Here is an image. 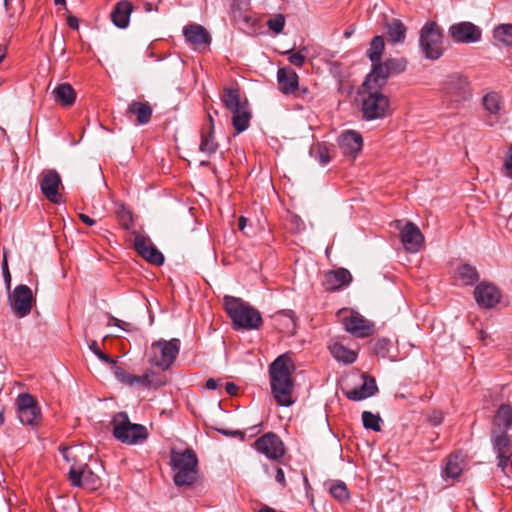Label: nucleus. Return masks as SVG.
Wrapping results in <instances>:
<instances>
[{"label":"nucleus","instance_id":"1","mask_svg":"<svg viewBox=\"0 0 512 512\" xmlns=\"http://www.w3.org/2000/svg\"><path fill=\"white\" fill-rule=\"evenodd\" d=\"M295 369V364L288 354L278 356L269 365L271 394L277 405L281 407H290L296 401L293 395L295 388L293 373Z\"/></svg>","mask_w":512,"mask_h":512},{"label":"nucleus","instance_id":"2","mask_svg":"<svg viewBox=\"0 0 512 512\" xmlns=\"http://www.w3.org/2000/svg\"><path fill=\"white\" fill-rule=\"evenodd\" d=\"M170 465L173 472V482L177 487L191 486L196 482L198 458L194 450L190 448L183 451L172 449Z\"/></svg>","mask_w":512,"mask_h":512},{"label":"nucleus","instance_id":"3","mask_svg":"<svg viewBox=\"0 0 512 512\" xmlns=\"http://www.w3.org/2000/svg\"><path fill=\"white\" fill-rule=\"evenodd\" d=\"M384 86H376L370 83L366 86V80L362 84L361 96V112L362 117L366 121L382 119L389 113V98L381 92Z\"/></svg>","mask_w":512,"mask_h":512},{"label":"nucleus","instance_id":"4","mask_svg":"<svg viewBox=\"0 0 512 512\" xmlns=\"http://www.w3.org/2000/svg\"><path fill=\"white\" fill-rule=\"evenodd\" d=\"M225 309L235 330L258 329L263 322L260 312L240 298L225 296Z\"/></svg>","mask_w":512,"mask_h":512},{"label":"nucleus","instance_id":"5","mask_svg":"<svg viewBox=\"0 0 512 512\" xmlns=\"http://www.w3.org/2000/svg\"><path fill=\"white\" fill-rule=\"evenodd\" d=\"M419 49L424 58L438 60L444 54L443 29L435 21H427L419 33Z\"/></svg>","mask_w":512,"mask_h":512},{"label":"nucleus","instance_id":"6","mask_svg":"<svg viewBox=\"0 0 512 512\" xmlns=\"http://www.w3.org/2000/svg\"><path fill=\"white\" fill-rule=\"evenodd\" d=\"M441 91L444 98L458 107L472 98V88L468 77L460 72H452L446 75L441 83Z\"/></svg>","mask_w":512,"mask_h":512},{"label":"nucleus","instance_id":"7","mask_svg":"<svg viewBox=\"0 0 512 512\" xmlns=\"http://www.w3.org/2000/svg\"><path fill=\"white\" fill-rule=\"evenodd\" d=\"M180 348L181 341L178 338L154 341L150 347L149 363L166 371L174 364Z\"/></svg>","mask_w":512,"mask_h":512},{"label":"nucleus","instance_id":"8","mask_svg":"<svg viewBox=\"0 0 512 512\" xmlns=\"http://www.w3.org/2000/svg\"><path fill=\"white\" fill-rule=\"evenodd\" d=\"M113 436L122 443L133 445L147 439L145 426L130 422L126 412L117 413L112 420Z\"/></svg>","mask_w":512,"mask_h":512},{"label":"nucleus","instance_id":"9","mask_svg":"<svg viewBox=\"0 0 512 512\" xmlns=\"http://www.w3.org/2000/svg\"><path fill=\"white\" fill-rule=\"evenodd\" d=\"M406 67L405 58H389L373 65L371 72L366 77V86L370 83H375L376 86H385L389 77L404 72Z\"/></svg>","mask_w":512,"mask_h":512},{"label":"nucleus","instance_id":"10","mask_svg":"<svg viewBox=\"0 0 512 512\" xmlns=\"http://www.w3.org/2000/svg\"><path fill=\"white\" fill-rule=\"evenodd\" d=\"M17 414L23 425L35 426L41 420V410L34 396L21 393L16 398Z\"/></svg>","mask_w":512,"mask_h":512},{"label":"nucleus","instance_id":"11","mask_svg":"<svg viewBox=\"0 0 512 512\" xmlns=\"http://www.w3.org/2000/svg\"><path fill=\"white\" fill-rule=\"evenodd\" d=\"M254 448L256 451L271 460L277 461L285 455V446L283 441L273 432H268L259 437L254 442Z\"/></svg>","mask_w":512,"mask_h":512},{"label":"nucleus","instance_id":"12","mask_svg":"<svg viewBox=\"0 0 512 512\" xmlns=\"http://www.w3.org/2000/svg\"><path fill=\"white\" fill-rule=\"evenodd\" d=\"M9 303L18 317H26L32 309L33 295L31 289L25 284L17 285L9 295Z\"/></svg>","mask_w":512,"mask_h":512},{"label":"nucleus","instance_id":"13","mask_svg":"<svg viewBox=\"0 0 512 512\" xmlns=\"http://www.w3.org/2000/svg\"><path fill=\"white\" fill-rule=\"evenodd\" d=\"M448 33L451 39L456 43H476L482 38L481 28L468 21L452 24L448 29Z\"/></svg>","mask_w":512,"mask_h":512},{"label":"nucleus","instance_id":"14","mask_svg":"<svg viewBox=\"0 0 512 512\" xmlns=\"http://www.w3.org/2000/svg\"><path fill=\"white\" fill-rule=\"evenodd\" d=\"M474 298L479 307L490 309L500 302L502 293L495 284L483 281L476 285Z\"/></svg>","mask_w":512,"mask_h":512},{"label":"nucleus","instance_id":"15","mask_svg":"<svg viewBox=\"0 0 512 512\" xmlns=\"http://www.w3.org/2000/svg\"><path fill=\"white\" fill-rule=\"evenodd\" d=\"M397 227L400 229L401 242L404 248L411 253L418 252L424 242V236L418 226L408 221L402 227L399 225Z\"/></svg>","mask_w":512,"mask_h":512},{"label":"nucleus","instance_id":"16","mask_svg":"<svg viewBox=\"0 0 512 512\" xmlns=\"http://www.w3.org/2000/svg\"><path fill=\"white\" fill-rule=\"evenodd\" d=\"M68 477L71 485L74 487L85 485L90 490H96L100 485V478L86 464L81 468L72 466Z\"/></svg>","mask_w":512,"mask_h":512},{"label":"nucleus","instance_id":"17","mask_svg":"<svg viewBox=\"0 0 512 512\" xmlns=\"http://www.w3.org/2000/svg\"><path fill=\"white\" fill-rule=\"evenodd\" d=\"M41 193L52 203H59L58 189L61 177L55 169L44 170L39 180Z\"/></svg>","mask_w":512,"mask_h":512},{"label":"nucleus","instance_id":"18","mask_svg":"<svg viewBox=\"0 0 512 512\" xmlns=\"http://www.w3.org/2000/svg\"><path fill=\"white\" fill-rule=\"evenodd\" d=\"M135 251L150 264L161 266L164 263V255L157 247L144 236L138 235L134 239Z\"/></svg>","mask_w":512,"mask_h":512},{"label":"nucleus","instance_id":"19","mask_svg":"<svg viewBox=\"0 0 512 512\" xmlns=\"http://www.w3.org/2000/svg\"><path fill=\"white\" fill-rule=\"evenodd\" d=\"M482 105L488 113L486 123L493 126L499 122L504 111V102L501 95L497 92H488L482 98Z\"/></svg>","mask_w":512,"mask_h":512},{"label":"nucleus","instance_id":"20","mask_svg":"<svg viewBox=\"0 0 512 512\" xmlns=\"http://www.w3.org/2000/svg\"><path fill=\"white\" fill-rule=\"evenodd\" d=\"M183 35L187 43L196 48L206 47L211 43L209 32L200 24H188L183 27Z\"/></svg>","mask_w":512,"mask_h":512},{"label":"nucleus","instance_id":"21","mask_svg":"<svg viewBox=\"0 0 512 512\" xmlns=\"http://www.w3.org/2000/svg\"><path fill=\"white\" fill-rule=\"evenodd\" d=\"M338 144L344 155L355 156L363 147V138L357 131L346 130L339 136Z\"/></svg>","mask_w":512,"mask_h":512},{"label":"nucleus","instance_id":"22","mask_svg":"<svg viewBox=\"0 0 512 512\" xmlns=\"http://www.w3.org/2000/svg\"><path fill=\"white\" fill-rule=\"evenodd\" d=\"M346 331L357 337H368L373 333L374 324L360 315H351L343 320Z\"/></svg>","mask_w":512,"mask_h":512},{"label":"nucleus","instance_id":"23","mask_svg":"<svg viewBox=\"0 0 512 512\" xmlns=\"http://www.w3.org/2000/svg\"><path fill=\"white\" fill-rule=\"evenodd\" d=\"M152 107L146 101H132L129 103L126 116L131 119L132 116L136 117L135 124L136 125H145L147 124L152 117Z\"/></svg>","mask_w":512,"mask_h":512},{"label":"nucleus","instance_id":"24","mask_svg":"<svg viewBox=\"0 0 512 512\" xmlns=\"http://www.w3.org/2000/svg\"><path fill=\"white\" fill-rule=\"evenodd\" d=\"M464 465L465 458L461 452L451 453L446 458L445 466L442 469V478L446 481L448 479H457L461 475L464 469Z\"/></svg>","mask_w":512,"mask_h":512},{"label":"nucleus","instance_id":"25","mask_svg":"<svg viewBox=\"0 0 512 512\" xmlns=\"http://www.w3.org/2000/svg\"><path fill=\"white\" fill-rule=\"evenodd\" d=\"M364 382L353 389L346 391L345 395L349 400L361 401L367 399L378 391L376 381L374 378L363 375Z\"/></svg>","mask_w":512,"mask_h":512},{"label":"nucleus","instance_id":"26","mask_svg":"<svg viewBox=\"0 0 512 512\" xmlns=\"http://www.w3.org/2000/svg\"><path fill=\"white\" fill-rule=\"evenodd\" d=\"M279 89L284 94L294 93L298 87V75L290 67L279 68L277 71Z\"/></svg>","mask_w":512,"mask_h":512},{"label":"nucleus","instance_id":"27","mask_svg":"<svg viewBox=\"0 0 512 512\" xmlns=\"http://www.w3.org/2000/svg\"><path fill=\"white\" fill-rule=\"evenodd\" d=\"M352 281L351 273L345 268H338L325 275L327 289L339 290L348 286Z\"/></svg>","mask_w":512,"mask_h":512},{"label":"nucleus","instance_id":"28","mask_svg":"<svg viewBox=\"0 0 512 512\" xmlns=\"http://www.w3.org/2000/svg\"><path fill=\"white\" fill-rule=\"evenodd\" d=\"M132 10L133 5L131 2L126 0L118 2L111 13L113 24L121 29L126 28L129 24Z\"/></svg>","mask_w":512,"mask_h":512},{"label":"nucleus","instance_id":"29","mask_svg":"<svg viewBox=\"0 0 512 512\" xmlns=\"http://www.w3.org/2000/svg\"><path fill=\"white\" fill-rule=\"evenodd\" d=\"M512 427V406L502 404L492 421L491 431H506Z\"/></svg>","mask_w":512,"mask_h":512},{"label":"nucleus","instance_id":"30","mask_svg":"<svg viewBox=\"0 0 512 512\" xmlns=\"http://www.w3.org/2000/svg\"><path fill=\"white\" fill-rule=\"evenodd\" d=\"M223 105L232 113L248 106L247 100L242 101L239 89L225 87L221 95Z\"/></svg>","mask_w":512,"mask_h":512},{"label":"nucleus","instance_id":"31","mask_svg":"<svg viewBox=\"0 0 512 512\" xmlns=\"http://www.w3.org/2000/svg\"><path fill=\"white\" fill-rule=\"evenodd\" d=\"M491 444L496 454L509 453L512 448V439L506 431H491Z\"/></svg>","mask_w":512,"mask_h":512},{"label":"nucleus","instance_id":"32","mask_svg":"<svg viewBox=\"0 0 512 512\" xmlns=\"http://www.w3.org/2000/svg\"><path fill=\"white\" fill-rule=\"evenodd\" d=\"M54 100L63 106H71L76 100V93L73 87L68 83L57 85L52 91Z\"/></svg>","mask_w":512,"mask_h":512},{"label":"nucleus","instance_id":"33","mask_svg":"<svg viewBox=\"0 0 512 512\" xmlns=\"http://www.w3.org/2000/svg\"><path fill=\"white\" fill-rule=\"evenodd\" d=\"M135 385L145 386L146 388H159L166 383L165 375L147 370L143 375H136Z\"/></svg>","mask_w":512,"mask_h":512},{"label":"nucleus","instance_id":"34","mask_svg":"<svg viewBox=\"0 0 512 512\" xmlns=\"http://www.w3.org/2000/svg\"><path fill=\"white\" fill-rule=\"evenodd\" d=\"M388 40L394 44L403 43L406 38L407 29L399 19H392L386 25Z\"/></svg>","mask_w":512,"mask_h":512},{"label":"nucleus","instance_id":"35","mask_svg":"<svg viewBox=\"0 0 512 512\" xmlns=\"http://www.w3.org/2000/svg\"><path fill=\"white\" fill-rule=\"evenodd\" d=\"M332 356L338 361L344 364H352L357 359V353L341 343H334L330 347Z\"/></svg>","mask_w":512,"mask_h":512},{"label":"nucleus","instance_id":"36","mask_svg":"<svg viewBox=\"0 0 512 512\" xmlns=\"http://www.w3.org/2000/svg\"><path fill=\"white\" fill-rule=\"evenodd\" d=\"M456 275L463 285L472 286L479 280L476 267L470 264H462L457 268Z\"/></svg>","mask_w":512,"mask_h":512},{"label":"nucleus","instance_id":"37","mask_svg":"<svg viewBox=\"0 0 512 512\" xmlns=\"http://www.w3.org/2000/svg\"><path fill=\"white\" fill-rule=\"evenodd\" d=\"M251 117L252 115L248 106L237 112H232V125L237 134L248 129Z\"/></svg>","mask_w":512,"mask_h":512},{"label":"nucleus","instance_id":"38","mask_svg":"<svg viewBox=\"0 0 512 512\" xmlns=\"http://www.w3.org/2000/svg\"><path fill=\"white\" fill-rule=\"evenodd\" d=\"M385 48L384 38L382 36H375L370 42L369 49L367 50V56L373 65H377L381 62V57Z\"/></svg>","mask_w":512,"mask_h":512},{"label":"nucleus","instance_id":"39","mask_svg":"<svg viewBox=\"0 0 512 512\" xmlns=\"http://www.w3.org/2000/svg\"><path fill=\"white\" fill-rule=\"evenodd\" d=\"M495 40L506 46H512V24H501L493 31Z\"/></svg>","mask_w":512,"mask_h":512},{"label":"nucleus","instance_id":"40","mask_svg":"<svg viewBox=\"0 0 512 512\" xmlns=\"http://www.w3.org/2000/svg\"><path fill=\"white\" fill-rule=\"evenodd\" d=\"M110 366L114 373V376L116 377V379L119 382L124 383L131 387L135 386V381L138 380V379H136V375H133V374L127 372L124 368L118 366L116 361H115L114 365H110Z\"/></svg>","mask_w":512,"mask_h":512},{"label":"nucleus","instance_id":"41","mask_svg":"<svg viewBox=\"0 0 512 512\" xmlns=\"http://www.w3.org/2000/svg\"><path fill=\"white\" fill-rule=\"evenodd\" d=\"M116 217L119 221L121 227L125 230H129L133 226V217L132 213L129 209L125 207V205L120 204L116 211Z\"/></svg>","mask_w":512,"mask_h":512},{"label":"nucleus","instance_id":"42","mask_svg":"<svg viewBox=\"0 0 512 512\" xmlns=\"http://www.w3.org/2000/svg\"><path fill=\"white\" fill-rule=\"evenodd\" d=\"M362 422L365 429H370L375 432L381 430L380 422L381 418L379 415H375L370 411H364L362 413Z\"/></svg>","mask_w":512,"mask_h":512},{"label":"nucleus","instance_id":"43","mask_svg":"<svg viewBox=\"0 0 512 512\" xmlns=\"http://www.w3.org/2000/svg\"><path fill=\"white\" fill-rule=\"evenodd\" d=\"M330 494L338 501L345 502L349 499V491L346 484L342 481H339L329 488Z\"/></svg>","mask_w":512,"mask_h":512},{"label":"nucleus","instance_id":"44","mask_svg":"<svg viewBox=\"0 0 512 512\" xmlns=\"http://www.w3.org/2000/svg\"><path fill=\"white\" fill-rule=\"evenodd\" d=\"M218 144L214 141L213 132L209 131L207 134H202L200 151L211 155L216 152Z\"/></svg>","mask_w":512,"mask_h":512},{"label":"nucleus","instance_id":"45","mask_svg":"<svg viewBox=\"0 0 512 512\" xmlns=\"http://www.w3.org/2000/svg\"><path fill=\"white\" fill-rule=\"evenodd\" d=\"M307 53V47L300 48L296 53H291V51L284 52L285 55H289L288 61L297 67L303 66L306 60Z\"/></svg>","mask_w":512,"mask_h":512},{"label":"nucleus","instance_id":"46","mask_svg":"<svg viewBox=\"0 0 512 512\" xmlns=\"http://www.w3.org/2000/svg\"><path fill=\"white\" fill-rule=\"evenodd\" d=\"M266 25L271 31L275 32L276 34H279L284 29L285 16L283 14H277L274 17L268 19Z\"/></svg>","mask_w":512,"mask_h":512},{"label":"nucleus","instance_id":"47","mask_svg":"<svg viewBox=\"0 0 512 512\" xmlns=\"http://www.w3.org/2000/svg\"><path fill=\"white\" fill-rule=\"evenodd\" d=\"M89 349L93 352V354L101 361L109 364V365H114L115 364V360L113 358H111L109 355L103 353L99 346H98V343L97 341L93 340L90 344H89Z\"/></svg>","mask_w":512,"mask_h":512},{"label":"nucleus","instance_id":"48","mask_svg":"<svg viewBox=\"0 0 512 512\" xmlns=\"http://www.w3.org/2000/svg\"><path fill=\"white\" fill-rule=\"evenodd\" d=\"M315 151L317 153L316 159L320 165L325 166L330 162L329 150L326 145L318 144Z\"/></svg>","mask_w":512,"mask_h":512},{"label":"nucleus","instance_id":"49","mask_svg":"<svg viewBox=\"0 0 512 512\" xmlns=\"http://www.w3.org/2000/svg\"><path fill=\"white\" fill-rule=\"evenodd\" d=\"M390 341L388 339L382 338L378 339L374 344V352L377 355L385 357L389 350Z\"/></svg>","mask_w":512,"mask_h":512},{"label":"nucleus","instance_id":"50","mask_svg":"<svg viewBox=\"0 0 512 512\" xmlns=\"http://www.w3.org/2000/svg\"><path fill=\"white\" fill-rule=\"evenodd\" d=\"M503 171L507 178L512 179V145L509 147L507 158L503 165Z\"/></svg>","mask_w":512,"mask_h":512},{"label":"nucleus","instance_id":"51","mask_svg":"<svg viewBox=\"0 0 512 512\" xmlns=\"http://www.w3.org/2000/svg\"><path fill=\"white\" fill-rule=\"evenodd\" d=\"M428 421L433 426H439L443 422V413L439 410H433L428 414Z\"/></svg>","mask_w":512,"mask_h":512},{"label":"nucleus","instance_id":"52","mask_svg":"<svg viewBox=\"0 0 512 512\" xmlns=\"http://www.w3.org/2000/svg\"><path fill=\"white\" fill-rule=\"evenodd\" d=\"M216 431L224 436L244 439L245 433L240 430H228L224 428H217Z\"/></svg>","mask_w":512,"mask_h":512},{"label":"nucleus","instance_id":"53","mask_svg":"<svg viewBox=\"0 0 512 512\" xmlns=\"http://www.w3.org/2000/svg\"><path fill=\"white\" fill-rule=\"evenodd\" d=\"M497 455V460H498V467L503 471L505 472V469L508 467L510 461H511V455H509L508 453H504V454H496Z\"/></svg>","mask_w":512,"mask_h":512},{"label":"nucleus","instance_id":"54","mask_svg":"<svg viewBox=\"0 0 512 512\" xmlns=\"http://www.w3.org/2000/svg\"><path fill=\"white\" fill-rule=\"evenodd\" d=\"M290 222L292 225L295 226L297 232H300L305 229V223L298 215H292L290 217Z\"/></svg>","mask_w":512,"mask_h":512},{"label":"nucleus","instance_id":"55","mask_svg":"<svg viewBox=\"0 0 512 512\" xmlns=\"http://www.w3.org/2000/svg\"><path fill=\"white\" fill-rule=\"evenodd\" d=\"M2 271H3V277L5 280V283H6L7 287L9 288L10 284H11V275H10V272L8 269V264H7L6 258H4V261L2 264Z\"/></svg>","mask_w":512,"mask_h":512},{"label":"nucleus","instance_id":"56","mask_svg":"<svg viewBox=\"0 0 512 512\" xmlns=\"http://www.w3.org/2000/svg\"><path fill=\"white\" fill-rule=\"evenodd\" d=\"M110 320H111V322L115 326H117V327H119V328H121V329H123L125 331H129L130 330V326H131L130 323L122 321V320H120V319H118L116 317H113V316H111Z\"/></svg>","mask_w":512,"mask_h":512},{"label":"nucleus","instance_id":"57","mask_svg":"<svg viewBox=\"0 0 512 512\" xmlns=\"http://www.w3.org/2000/svg\"><path fill=\"white\" fill-rule=\"evenodd\" d=\"M275 480L281 486L285 487V485H286L285 474H284L283 469L280 467H276Z\"/></svg>","mask_w":512,"mask_h":512},{"label":"nucleus","instance_id":"58","mask_svg":"<svg viewBox=\"0 0 512 512\" xmlns=\"http://www.w3.org/2000/svg\"><path fill=\"white\" fill-rule=\"evenodd\" d=\"M225 390L229 395L233 396L237 394L238 387L233 382H227L225 384Z\"/></svg>","mask_w":512,"mask_h":512},{"label":"nucleus","instance_id":"59","mask_svg":"<svg viewBox=\"0 0 512 512\" xmlns=\"http://www.w3.org/2000/svg\"><path fill=\"white\" fill-rule=\"evenodd\" d=\"M79 218L88 226H93L96 223L94 219L83 213L79 214Z\"/></svg>","mask_w":512,"mask_h":512},{"label":"nucleus","instance_id":"60","mask_svg":"<svg viewBox=\"0 0 512 512\" xmlns=\"http://www.w3.org/2000/svg\"><path fill=\"white\" fill-rule=\"evenodd\" d=\"M206 388L208 390H216L218 388V380L214 379V378H209L207 381H206Z\"/></svg>","mask_w":512,"mask_h":512},{"label":"nucleus","instance_id":"61","mask_svg":"<svg viewBox=\"0 0 512 512\" xmlns=\"http://www.w3.org/2000/svg\"><path fill=\"white\" fill-rule=\"evenodd\" d=\"M68 25L72 29H78V26H79L78 19L74 16H70L68 18Z\"/></svg>","mask_w":512,"mask_h":512},{"label":"nucleus","instance_id":"62","mask_svg":"<svg viewBox=\"0 0 512 512\" xmlns=\"http://www.w3.org/2000/svg\"><path fill=\"white\" fill-rule=\"evenodd\" d=\"M7 54V46L0 44V63L4 60Z\"/></svg>","mask_w":512,"mask_h":512},{"label":"nucleus","instance_id":"63","mask_svg":"<svg viewBox=\"0 0 512 512\" xmlns=\"http://www.w3.org/2000/svg\"><path fill=\"white\" fill-rule=\"evenodd\" d=\"M246 223H247V218H245L244 216H241L238 220V227L241 231L244 230L245 226H246Z\"/></svg>","mask_w":512,"mask_h":512},{"label":"nucleus","instance_id":"64","mask_svg":"<svg viewBox=\"0 0 512 512\" xmlns=\"http://www.w3.org/2000/svg\"><path fill=\"white\" fill-rule=\"evenodd\" d=\"M258 512H276V511L273 508L265 506L264 508L260 509Z\"/></svg>","mask_w":512,"mask_h":512}]
</instances>
